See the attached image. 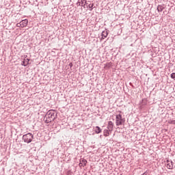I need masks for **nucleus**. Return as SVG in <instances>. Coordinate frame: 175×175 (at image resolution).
Masks as SVG:
<instances>
[{
    "label": "nucleus",
    "instance_id": "8",
    "mask_svg": "<svg viewBox=\"0 0 175 175\" xmlns=\"http://www.w3.org/2000/svg\"><path fill=\"white\" fill-rule=\"evenodd\" d=\"M21 23L22 24V28H24V27H27L28 25V20L25 19L23 20Z\"/></svg>",
    "mask_w": 175,
    "mask_h": 175
},
{
    "label": "nucleus",
    "instance_id": "6",
    "mask_svg": "<svg viewBox=\"0 0 175 175\" xmlns=\"http://www.w3.org/2000/svg\"><path fill=\"white\" fill-rule=\"evenodd\" d=\"M22 57H23V59H24L22 62V65H23V66H27V65H28V64H29V59H27V57H28L27 55H24Z\"/></svg>",
    "mask_w": 175,
    "mask_h": 175
},
{
    "label": "nucleus",
    "instance_id": "9",
    "mask_svg": "<svg viewBox=\"0 0 175 175\" xmlns=\"http://www.w3.org/2000/svg\"><path fill=\"white\" fill-rule=\"evenodd\" d=\"M110 131L107 129H105L104 131H103V133H104V136H105V137H107V136H110Z\"/></svg>",
    "mask_w": 175,
    "mask_h": 175
},
{
    "label": "nucleus",
    "instance_id": "12",
    "mask_svg": "<svg viewBox=\"0 0 175 175\" xmlns=\"http://www.w3.org/2000/svg\"><path fill=\"white\" fill-rule=\"evenodd\" d=\"M165 8L163 5H159L157 6V11L158 12H162Z\"/></svg>",
    "mask_w": 175,
    "mask_h": 175
},
{
    "label": "nucleus",
    "instance_id": "16",
    "mask_svg": "<svg viewBox=\"0 0 175 175\" xmlns=\"http://www.w3.org/2000/svg\"><path fill=\"white\" fill-rule=\"evenodd\" d=\"M170 124H172V125H175V120H171L170 122Z\"/></svg>",
    "mask_w": 175,
    "mask_h": 175
},
{
    "label": "nucleus",
    "instance_id": "3",
    "mask_svg": "<svg viewBox=\"0 0 175 175\" xmlns=\"http://www.w3.org/2000/svg\"><path fill=\"white\" fill-rule=\"evenodd\" d=\"M125 122V119L122 118V115L118 114L116 115V124L117 126L122 125Z\"/></svg>",
    "mask_w": 175,
    "mask_h": 175
},
{
    "label": "nucleus",
    "instance_id": "14",
    "mask_svg": "<svg viewBox=\"0 0 175 175\" xmlns=\"http://www.w3.org/2000/svg\"><path fill=\"white\" fill-rule=\"evenodd\" d=\"M171 79H175V72L171 74Z\"/></svg>",
    "mask_w": 175,
    "mask_h": 175
},
{
    "label": "nucleus",
    "instance_id": "5",
    "mask_svg": "<svg viewBox=\"0 0 175 175\" xmlns=\"http://www.w3.org/2000/svg\"><path fill=\"white\" fill-rule=\"evenodd\" d=\"M166 167L167 169H170V170H173V167H174V164H173V161H170V160H167L166 161Z\"/></svg>",
    "mask_w": 175,
    "mask_h": 175
},
{
    "label": "nucleus",
    "instance_id": "11",
    "mask_svg": "<svg viewBox=\"0 0 175 175\" xmlns=\"http://www.w3.org/2000/svg\"><path fill=\"white\" fill-rule=\"evenodd\" d=\"M107 35H109V33L107 32V31H103L102 33L103 38H107Z\"/></svg>",
    "mask_w": 175,
    "mask_h": 175
},
{
    "label": "nucleus",
    "instance_id": "15",
    "mask_svg": "<svg viewBox=\"0 0 175 175\" xmlns=\"http://www.w3.org/2000/svg\"><path fill=\"white\" fill-rule=\"evenodd\" d=\"M81 0H79V1H78L77 3V5H78V6H81Z\"/></svg>",
    "mask_w": 175,
    "mask_h": 175
},
{
    "label": "nucleus",
    "instance_id": "17",
    "mask_svg": "<svg viewBox=\"0 0 175 175\" xmlns=\"http://www.w3.org/2000/svg\"><path fill=\"white\" fill-rule=\"evenodd\" d=\"M16 27H23V25L21 24V22L16 24Z\"/></svg>",
    "mask_w": 175,
    "mask_h": 175
},
{
    "label": "nucleus",
    "instance_id": "1",
    "mask_svg": "<svg viewBox=\"0 0 175 175\" xmlns=\"http://www.w3.org/2000/svg\"><path fill=\"white\" fill-rule=\"evenodd\" d=\"M57 113L55 110L51 109L48 111L44 118V121L46 124H50L51 121H54L57 118Z\"/></svg>",
    "mask_w": 175,
    "mask_h": 175
},
{
    "label": "nucleus",
    "instance_id": "7",
    "mask_svg": "<svg viewBox=\"0 0 175 175\" xmlns=\"http://www.w3.org/2000/svg\"><path fill=\"white\" fill-rule=\"evenodd\" d=\"M107 129L110 131L112 132L113 129H114V124H113V122L109 121L108 122V125L107 126Z\"/></svg>",
    "mask_w": 175,
    "mask_h": 175
},
{
    "label": "nucleus",
    "instance_id": "2",
    "mask_svg": "<svg viewBox=\"0 0 175 175\" xmlns=\"http://www.w3.org/2000/svg\"><path fill=\"white\" fill-rule=\"evenodd\" d=\"M32 139H33V135L31 133H27L23 136V140L25 143H31Z\"/></svg>",
    "mask_w": 175,
    "mask_h": 175
},
{
    "label": "nucleus",
    "instance_id": "13",
    "mask_svg": "<svg viewBox=\"0 0 175 175\" xmlns=\"http://www.w3.org/2000/svg\"><path fill=\"white\" fill-rule=\"evenodd\" d=\"M102 132V129H100V127L96 126V133H100Z\"/></svg>",
    "mask_w": 175,
    "mask_h": 175
},
{
    "label": "nucleus",
    "instance_id": "10",
    "mask_svg": "<svg viewBox=\"0 0 175 175\" xmlns=\"http://www.w3.org/2000/svg\"><path fill=\"white\" fill-rule=\"evenodd\" d=\"M85 165H87V160L85 159H82L80 161V163H79V166H85Z\"/></svg>",
    "mask_w": 175,
    "mask_h": 175
},
{
    "label": "nucleus",
    "instance_id": "4",
    "mask_svg": "<svg viewBox=\"0 0 175 175\" xmlns=\"http://www.w3.org/2000/svg\"><path fill=\"white\" fill-rule=\"evenodd\" d=\"M81 6H83V8H85V6H87V8H89V9H90V12H92L94 3H90L88 5V3H87V0H81Z\"/></svg>",
    "mask_w": 175,
    "mask_h": 175
},
{
    "label": "nucleus",
    "instance_id": "18",
    "mask_svg": "<svg viewBox=\"0 0 175 175\" xmlns=\"http://www.w3.org/2000/svg\"><path fill=\"white\" fill-rule=\"evenodd\" d=\"M68 66H70V68H72V66H73V64L72 63H70Z\"/></svg>",
    "mask_w": 175,
    "mask_h": 175
}]
</instances>
